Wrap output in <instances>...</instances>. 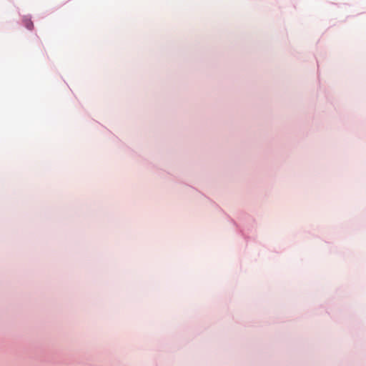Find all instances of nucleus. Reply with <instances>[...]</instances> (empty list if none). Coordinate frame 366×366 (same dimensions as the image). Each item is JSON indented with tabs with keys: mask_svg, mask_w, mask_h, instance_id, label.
Segmentation results:
<instances>
[{
	"mask_svg": "<svg viewBox=\"0 0 366 366\" xmlns=\"http://www.w3.org/2000/svg\"><path fill=\"white\" fill-rule=\"evenodd\" d=\"M22 21L25 27H26L29 30L33 29L34 24L29 17L24 16Z\"/></svg>",
	"mask_w": 366,
	"mask_h": 366,
	"instance_id": "1",
	"label": "nucleus"
}]
</instances>
